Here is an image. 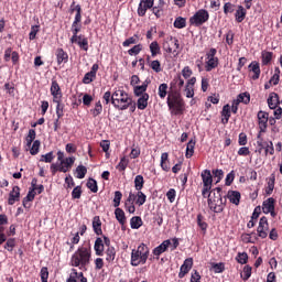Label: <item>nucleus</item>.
<instances>
[{
	"instance_id": "nucleus-1",
	"label": "nucleus",
	"mask_w": 282,
	"mask_h": 282,
	"mask_svg": "<svg viewBox=\"0 0 282 282\" xmlns=\"http://www.w3.org/2000/svg\"><path fill=\"white\" fill-rule=\"evenodd\" d=\"M91 261V247H79L70 258V265L85 270Z\"/></svg>"
},
{
	"instance_id": "nucleus-2",
	"label": "nucleus",
	"mask_w": 282,
	"mask_h": 282,
	"mask_svg": "<svg viewBox=\"0 0 282 282\" xmlns=\"http://www.w3.org/2000/svg\"><path fill=\"white\" fill-rule=\"evenodd\" d=\"M132 97L124 89L116 88L112 93L111 105L118 111H127L131 104Z\"/></svg>"
},
{
	"instance_id": "nucleus-3",
	"label": "nucleus",
	"mask_w": 282,
	"mask_h": 282,
	"mask_svg": "<svg viewBox=\"0 0 282 282\" xmlns=\"http://www.w3.org/2000/svg\"><path fill=\"white\" fill-rule=\"evenodd\" d=\"M166 105L171 116H182V113H184V99L182 98V95L177 93V90L169 93Z\"/></svg>"
},
{
	"instance_id": "nucleus-4",
	"label": "nucleus",
	"mask_w": 282,
	"mask_h": 282,
	"mask_svg": "<svg viewBox=\"0 0 282 282\" xmlns=\"http://www.w3.org/2000/svg\"><path fill=\"white\" fill-rule=\"evenodd\" d=\"M150 249L145 243H141L137 249H132L130 265L138 268V265H144L149 260Z\"/></svg>"
},
{
	"instance_id": "nucleus-5",
	"label": "nucleus",
	"mask_w": 282,
	"mask_h": 282,
	"mask_svg": "<svg viewBox=\"0 0 282 282\" xmlns=\"http://www.w3.org/2000/svg\"><path fill=\"white\" fill-rule=\"evenodd\" d=\"M200 177L203 181L202 196L206 199V197L213 195V173H210V170H204Z\"/></svg>"
},
{
	"instance_id": "nucleus-6",
	"label": "nucleus",
	"mask_w": 282,
	"mask_h": 282,
	"mask_svg": "<svg viewBox=\"0 0 282 282\" xmlns=\"http://www.w3.org/2000/svg\"><path fill=\"white\" fill-rule=\"evenodd\" d=\"M208 19H210V13H208V11L205 9H200L189 18V25L200 28V25H204V23L208 22Z\"/></svg>"
},
{
	"instance_id": "nucleus-7",
	"label": "nucleus",
	"mask_w": 282,
	"mask_h": 282,
	"mask_svg": "<svg viewBox=\"0 0 282 282\" xmlns=\"http://www.w3.org/2000/svg\"><path fill=\"white\" fill-rule=\"evenodd\" d=\"M207 204L213 213H224L226 208V203H224V198L221 195L213 197H208Z\"/></svg>"
},
{
	"instance_id": "nucleus-8",
	"label": "nucleus",
	"mask_w": 282,
	"mask_h": 282,
	"mask_svg": "<svg viewBox=\"0 0 282 282\" xmlns=\"http://www.w3.org/2000/svg\"><path fill=\"white\" fill-rule=\"evenodd\" d=\"M153 6H155V0H140L137 9L138 17H147V11H152Z\"/></svg>"
},
{
	"instance_id": "nucleus-9",
	"label": "nucleus",
	"mask_w": 282,
	"mask_h": 282,
	"mask_svg": "<svg viewBox=\"0 0 282 282\" xmlns=\"http://www.w3.org/2000/svg\"><path fill=\"white\" fill-rule=\"evenodd\" d=\"M275 204L276 199L273 197L265 199L262 203V213H264V215H271V217H276V212H274Z\"/></svg>"
},
{
	"instance_id": "nucleus-10",
	"label": "nucleus",
	"mask_w": 282,
	"mask_h": 282,
	"mask_svg": "<svg viewBox=\"0 0 282 282\" xmlns=\"http://www.w3.org/2000/svg\"><path fill=\"white\" fill-rule=\"evenodd\" d=\"M270 113L260 110L257 115L258 118V127L260 129V133H267L268 132V120H269Z\"/></svg>"
},
{
	"instance_id": "nucleus-11",
	"label": "nucleus",
	"mask_w": 282,
	"mask_h": 282,
	"mask_svg": "<svg viewBox=\"0 0 282 282\" xmlns=\"http://www.w3.org/2000/svg\"><path fill=\"white\" fill-rule=\"evenodd\" d=\"M268 230H270L268 217L263 216L260 218L259 226L257 228L258 237H260V239H265L268 237Z\"/></svg>"
},
{
	"instance_id": "nucleus-12",
	"label": "nucleus",
	"mask_w": 282,
	"mask_h": 282,
	"mask_svg": "<svg viewBox=\"0 0 282 282\" xmlns=\"http://www.w3.org/2000/svg\"><path fill=\"white\" fill-rule=\"evenodd\" d=\"M163 50H165L167 52V54H175L177 52V50H180V40L171 36L170 43L165 42L163 45Z\"/></svg>"
},
{
	"instance_id": "nucleus-13",
	"label": "nucleus",
	"mask_w": 282,
	"mask_h": 282,
	"mask_svg": "<svg viewBox=\"0 0 282 282\" xmlns=\"http://www.w3.org/2000/svg\"><path fill=\"white\" fill-rule=\"evenodd\" d=\"M8 226V215L0 214V246L8 241V236H6V227Z\"/></svg>"
},
{
	"instance_id": "nucleus-14",
	"label": "nucleus",
	"mask_w": 282,
	"mask_h": 282,
	"mask_svg": "<svg viewBox=\"0 0 282 282\" xmlns=\"http://www.w3.org/2000/svg\"><path fill=\"white\" fill-rule=\"evenodd\" d=\"M193 270V258H187L184 260L183 264L180 268L178 279H184Z\"/></svg>"
},
{
	"instance_id": "nucleus-15",
	"label": "nucleus",
	"mask_w": 282,
	"mask_h": 282,
	"mask_svg": "<svg viewBox=\"0 0 282 282\" xmlns=\"http://www.w3.org/2000/svg\"><path fill=\"white\" fill-rule=\"evenodd\" d=\"M98 69H99L98 64H94L91 66L90 72L86 73L83 78L84 85H89V84L94 83V80H96V74H98Z\"/></svg>"
},
{
	"instance_id": "nucleus-16",
	"label": "nucleus",
	"mask_w": 282,
	"mask_h": 282,
	"mask_svg": "<svg viewBox=\"0 0 282 282\" xmlns=\"http://www.w3.org/2000/svg\"><path fill=\"white\" fill-rule=\"evenodd\" d=\"M19 199H21V187L13 186L12 191L9 193V206H14Z\"/></svg>"
},
{
	"instance_id": "nucleus-17",
	"label": "nucleus",
	"mask_w": 282,
	"mask_h": 282,
	"mask_svg": "<svg viewBox=\"0 0 282 282\" xmlns=\"http://www.w3.org/2000/svg\"><path fill=\"white\" fill-rule=\"evenodd\" d=\"M182 87H184V79L182 78V75H177L170 83V89L171 91H177V94H180Z\"/></svg>"
},
{
	"instance_id": "nucleus-18",
	"label": "nucleus",
	"mask_w": 282,
	"mask_h": 282,
	"mask_svg": "<svg viewBox=\"0 0 282 282\" xmlns=\"http://www.w3.org/2000/svg\"><path fill=\"white\" fill-rule=\"evenodd\" d=\"M74 162H76V158L69 156L59 163V173H67L73 166Z\"/></svg>"
},
{
	"instance_id": "nucleus-19",
	"label": "nucleus",
	"mask_w": 282,
	"mask_h": 282,
	"mask_svg": "<svg viewBox=\"0 0 282 282\" xmlns=\"http://www.w3.org/2000/svg\"><path fill=\"white\" fill-rule=\"evenodd\" d=\"M171 246V240H164L161 245H159L156 248L153 249L152 253L156 259H160L161 254H164L166 250H169V247Z\"/></svg>"
},
{
	"instance_id": "nucleus-20",
	"label": "nucleus",
	"mask_w": 282,
	"mask_h": 282,
	"mask_svg": "<svg viewBox=\"0 0 282 282\" xmlns=\"http://www.w3.org/2000/svg\"><path fill=\"white\" fill-rule=\"evenodd\" d=\"M249 72L253 74V76H251L252 80H259V77L261 76V66L259 62L257 61L251 62L249 64Z\"/></svg>"
},
{
	"instance_id": "nucleus-21",
	"label": "nucleus",
	"mask_w": 282,
	"mask_h": 282,
	"mask_svg": "<svg viewBox=\"0 0 282 282\" xmlns=\"http://www.w3.org/2000/svg\"><path fill=\"white\" fill-rule=\"evenodd\" d=\"M74 12H76V14L73 23H80V21H83V8L80 4H76V2L70 4V14H74Z\"/></svg>"
},
{
	"instance_id": "nucleus-22",
	"label": "nucleus",
	"mask_w": 282,
	"mask_h": 282,
	"mask_svg": "<svg viewBox=\"0 0 282 282\" xmlns=\"http://www.w3.org/2000/svg\"><path fill=\"white\" fill-rule=\"evenodd\" d=\"M55 56H56V61H57V65H62L65 63L69 62V54H67V52H65V50L63 48H57L55 51Z\"/></svg>"
},
{
	"instance_id": "nucleus-23",
	"label": "nucleus",
	"mask_w": 282,
	"mask_h": 282,
	"mask_svg": "<svg viewBox=\"0 0 282 282\" xmlns=\"http://www.w3.org/2000/svg\"><path fill=\"white\" fill-rule=\"evenodd\" d=\"M51 96H53V100H58V99L63 98V91H61V86L58 85V82H56V80H52Z\"/></svg>"
},
{
	"instance_id": "nucleus-24",
	"label": "nucleus",
	"mask_w": 282,
	"mask_h": 282,
	"mask_svg": "<svg viewBox=\"0 0 282 282\" xmlns=\"http://www.w3.org/2000/svg\"><path fill=\"white\" fill-rule=\"evenodd\" d=\"M70 43H76L78 45V47H80L84 52H88L89 51V40L87 39V36L80 34L76 37L75 42H70Z\"/></svg>"
},
{
	"instance_id": "nucleus-25",
	"label": "nucleus",
	"mask_w": 282,
	"mask_h": 282,
	"mask_svg": "<svg viewBox=\"0 0 282 282\" xmlns=\"http://www.w3.org/2000/svg\"><path fill=\"white\" fill-rule=\"evenodd\" d=\"M226 197L229 199L230 204H235V206H239L241 203V193L238 191H229Z\"/></svg>"
},
{
	"instance_id": "nucleus-26",
	"label": "nucleus",
	"mask_w": 282,
	"mask_h": 282,
	"mask_svg": "<svg viewBox=\"0 0 282 282\" xmlns=\"http://www.w3.org/2000/svg\"><path fill=\"white\" fill-rule=\"evenodd\" d=\"M166 6V2L164 0H159L158 6H152V14L156 17V19L162 18V13L164 12V7Z\"/></svg>"
},
{
	"instance_id": "nucleus-27",
	"label": "nucleus",
	"mask_w": 282,
	"mask_h": 282,
	"mask_svg": "<svg viewBox=\"0 0 282 282\" xmlns=\"http://www.w3.org/2000/svg\"><path fill=\"white\" fill-rule=\"evenodd\" d=\"M267 102H268L269 109H276V107L281 105V101L279 100V94L271 93L269 95Z\"/></svg>"
},
{
	"instance_id": "nucleus-28",
	"label": "nucleus",
	"mask_w": 282,
	"mask_h": 282,
	"mask_svg": "<svg viewBox=\"0 0 282 282\" xmlns=\"http://www.w3.org/2000/svg\"><path fill=\"white\" fill-rule=\"evenodd\" d=\"M93 230L98 237L102 236V221L100 220V216L93 218Z\"/></svg>"
},
{
	"instance_id": "nucleus-29",
	"label": "nucleus",
	"mask_w": 282,
	"mask_h": 282,
	"mask_svg": "<svg viewBox=\"0 0 282 282\" xmlns=\"http://www.w3.org/2000/svg\"><path fill=\"white\" fill-rule=\"evenodd\" d=\"M248 14V11L243 6H238L236 13H235V19L237 23H243L246 20V15Z\"/></svg>"
},
{
	"instance_id": "nucleus-30",
	"label": "nucleus",
	"mask_w": 282,
	"mask_h": 282,
	"mask_svg": "<svg viewBox=\"0 0 282 282\" xmlns=\"http://www.w3.org/2000/svg\"><path fill=\"white\" fill-rule=\"evenodd\" d=\"M149 80H145L141 86L133 87V94L137 96V98H140V96H144V94H147V89H149Z\"/></svg>"
},
{
	"instance_id": "nucleus-31",
	"label": "nucleus",
	"mask_w": 282,
	"mask_h": 282,
	"mask_svg": "<svg viewBox=\"0 0 282 282\" xmlns=\"http://www.w3.org/2000/svg\"><path fill=\"white\" fill-rule=\"evenodd\" d=\"M94 250L97 257H102L105 253V242L102 241V238H96Z\"/></svg>"
},
{
	"instance_id": "nucleus-32",
	"label": "nucleus",
	"mask_w": 282,
	"mask_h": 282,
	"mask_svg": "<svg viewBox=\"0 0 282 282\" xmlns=\"http://www.w3.org/2000/svg\"><path fill=\"white\" fill-rule=\"evenodd\" d=\"M137 107L141 111H144V109H147V107H149V94L139 96V99L137 100Z\"/></svg>"
},
{
	"instance_id": "nucleus-33",
	"label": "nucleus",
	"mask_w": 282,
	"mask_h": 282,
	"mask_svg": "<svg viewBox=\"0 0 282 282\" xmlns=\"http://www.w3.org/2000/svg\"><path fill=\"white\" fill-rule=\"evenodd\" d=\"M53 102L56 105V116L57 118H63L65 116V104H63V98L53 99Z\"/></svg>"
},
{
	"instance_id": "nucleus-34",
	"label": "nucleus",
	"mask_w": 282,
	"mask_h": 282,
	"mask_svg": "<svg viewBox=\"0 0 282 282\" xmlns=\"http://www.w3.org/2000/svg\"><path fill=\"white\" fill-rule=\"evenodd\" d=\"M230 113H231L230 105L227 104L223 107V110L220 112L223 124H228V121L230 120Z\"/></svg>"
},
{
	"instance_id": "nucleus-35",
	"label": "nucleus",
	"mask_w": 282,
	"mask_h": 282,
	"mask_svg": "<svg viewBox=\"0 0 282 282\" xmlns=\"http://www.w3.org/2000/svg\"><path fill=\"white\" fill-rule=\"evenodd\" d=\"M219 67V57L207 59L205 63V72H213Z\"/></svg>"
},
{
	"instance_id": "nucleus-36",
	"label": "nucleus",
	"mask_w": 282,
	"mask_h": 282,
	"mask_svg": "<svg viewBox=\"0 0 282 282\" xmlns=\"http://www.w3.org/2000/svg\"><path fill=\"white\" fill-rule=\"evenodd\" d=\"M115 216L120 226H124V224H127V216L124 215V210H122V208L117 207L115 209Z\"/></svg>"
},
{
	"instance_id": "nucleus-37",
	"label": "nucleus",
	"mask_w": 282,
	"mask_h": 282,
	"mask_svg": "<svg viewBox=\"0 0 282 282\" xmlns=\"http://www.w3.org/2000/svg\"><path fill=\"white\" fill-rule=\"evenodd\" d=\"M83 25L79 22H73L70 26V32H73V36L70 37V42H76V39H78V32H80Z\"/></svg>"
},
{
	"instance_id": "nucleus-38",
	"label": "nucleus",
	"mask_w": 282,
	"mask_h": 282,
	"mask_svg": "<svg viewBox=\"0 0 282 282\" xmlns=\"http://www.w3.org/2000/svg\"><path fill=\"white\" fill-rule=\"evenodd\" d=\"M150 52H151L152 58H155V56H158L159 54H162V50L160 48V44L158 43V41H153L150 44Z\"/></svg>"
},
{
	"instance_id": "nucleus-39",
	"label": "nucleus",
	"mask_w": 282,
	"mask_h": 282,
	"mask_svg": "<svg viewBox=\"0 0 282 282\" xmlns=\"http://www.w3.org/2000/svg\"><path fill=\"white\" fill-rule=\"evenodd\" d=\"M106 261L108 263H113L116 261V248L115 247H108L106 250Z\"/></svg>"
},
{
	"instance_id": "nucleus-40",
	"label": "nucleus",
	"mask_w": 282,
	"mask_h": 282,
	"mask_svg": "<svg viewBox=\"0 0 282 282\" xmlns=\"http://www.w3.org/2000/svg\"><path fill=\"white\" fill-rule=\"evenodd\" d=\"M195 140H189L186 147V153H185V158H187V160H191V156L194 155L195 153Z\"/></svg>"
},
{
	"instance_id": "nucleus-41",
	"label": "nucleus",
	"mask_w": 282,
	"mask_h": 282,
	"mask_svg": "<svg viewBox=\"0 0 282 282\" xmlns=\"http://www.w3.org/2000/svg\"><path fill=\"white\" fill-rule=\"evenodd\" d=\"M130 226L132 230H138L139 228H142V218L140 216H133L130 219Z\"/></svg>"
},
{
	"instance_id": "nucleus-42",
	"label": "nucleus",
	"mask_w": 282,
	"mask_h": 282,
	"mask_svg": "<svg viewBox=\"0 0 282 282\" xmlns=\"http://www.w3.org/2000/svg\"><path fill=\"white\" fill-rule=\"evenodd\" d=\"M274 182H276V176H274V174H271L268 181V186L265 188L267 195H272V193L274 192Z\"/></svg>"
},
{
	"instance_id": "nucleus-43",
	"label": "nucleus",
	"mask_w": 282,
	"mask_h": 282,
	"mask_svg": "<svg viewBox=\"0 0 282 282\" xmlns=\"http://www.w3.org/2000/svg\"><path fill=\"white\" fill-rule=\"evenodd\" d=\"M159 98H161V100H164V98H166V96H169V84H161L159 86Z\"/></svg>"
},
{
	"instance_id": "nucleus-44",
	"label": "nucleus",
	"mask_w": 282,
	"mask_h": 282,
	"mask_svg": "<svg viewBox=\"0 0 282 282\" xmlns=\"http://www.w3.org/2000/svg\"><path fill=\"white\" fill-rule=\"evenodd\" d=\"M166 162H169V154L164 152L161 154V169L169 173V171H171V166H169Z\"/></svg>"
},
{
	"instance_id": "nucleus-45",
	"label": "nucleus",
	"mask_w": 282,
	"mask_h": 282,
	"mask_svg": "<svg viewBox=\"0 0 282 282\" xmlns=\"http://www.w3.org/2000/svg\"><path fill=\"white\" fill-rule=\"evenodd\" d=\"M140 36L138 34H134L133 36L127 39L122 42L123 47H130V45H137L139 43Z\"/></svg>"
},
{
	"instance_id": "nucleus-46",
	"label": "nucleus",
	"mask_w": 282,
	"mask_h": 282,
	"mask_svg": "<svg viewBox=\"0 0 282 282\" xmlns=\"http://www.w3.org/2000/svg\"><path fill=\"white\" fill-rule=\"evenodd\" d=\"M129 166V159H127V156H122L120 159V162L118 163V165L116 166L117 171H119L120 173H122L123 171H127V167Z\"/></svg>"
},
{
	"instance_id": "nucleus-47",
	"label": "nucleus",
	"mask_w": 282,
	"mask_h": 282,
	"mask_svg": "<svg viewBox=\"0 0 282 282\" xmlns=\"http://www.w3.org/2000/svg\"><path fill=\"white\" fill-rule=\"evenodd\" d=\"M134 188L135 191H142L144 188V176L139 174L134 177Z\"/></svg>"
},
{
	"instance_id": "nucleus-48",
	"label": "nucleus",
	"mask_w": 282,
	"mask_h": 282,
	"mask_svg": "<svg viewBox=\"0 0 282 282\" xmlns=\"http://www.w3.org/2000/svg\"><path fill=\"white\" fill-rule=\"evenodd\" d=\"M173 25L176 28V30H184V28H186V18L177 17L174 20Z\"/></svg>"
},
{
	"instance_id": "nucleus-49",
	"label": "nucleus",
	"mask_w": 282,
	"mask_h": 282,
	"mask_svg": "<svg viewBox=\"0 0 282 282\" xmlns=\"http://www.w3.org/2000/svg\"><path fill=\"white\" fill-rule=\"evenodd\" d=\"M272 56H274V53L263 51L261 54L262 65H270V63L272 62Z\"/></svg>"
},
{
	"instance_id": "nucleus-50",
	"label": "nucleus",
	"mask_w": 282,
	"mask_h": 282,
	"mask_svg": "<svg viewBox=\"0 0 282 282\" xmlns=\"http://www.w3.org/2000/svg\"><path fill=\"white\" fill-rule=\"evenodd\" d=\"M137 206H144L147 204V194H143L142 191L137 192Z\"/></svg>"
},
{
	"instance_id": "nucleus-51",
	"label": "nucleus",
	"mask_w": 282,
	"mask_h": 282,
	"mask_svg": "<svg viewBox=\"0 0 282 282\" xmlns=\"http://www.w3.org/2000/svg\"><path fill=\"white\" fill-rule=\"evenodd\" d=\"M76 174L77 180H85V175H87V167L85 165H78L76 167Z\"/></svg>"
},
{
	"instance_id": "nucleus-52",
	"label": "nucleus",
	"mask_w": 282,
	"mask_h": 282,
	"mask_svg": "<svg viewBox=\"0 0 282 282\" xmlns=\"http://www.w3.org/2000/svg\"><path fill=\"white\" fill-rule=\"evenodd\" d=\"M250 276H252V267L247 264L243 267L241 279H242V281H248V279H250Z\"/></svg>"
},
{
	"instance_id": "nucleus-53",
	"label": "nucleus",
	"mask_w": 282,
	"mask_h": 282,
	"mask_svg": "<svg viewBox=\"0 0 282 282\" xmlns=\"http://www.w3.org/2000/svg\"><path fill=\"white\" fill-rule=\"evenodd\" d=\"M240 105L241 102L243 105H249L250 104V95L248 93H242V94H239L237 99H236Z\"/></svg>"
},
{
	"instance_id": "nucleus-54",
	"label": "nucleus",
	"mask_w": 282,
	"mask_h": 282,
	"mask_svg": "<svg viewBox=\"0 0 282 282\" xmlns=\"http://www.w3.org/2000/svg\"><path fill=\"white\" fill-rule=\"evenodd\" d=\"M34 140H36V130L30 129L26 137V147H32V142H35Z\"/></svg>"
},
{
	"instance_id": "nucleus-55",
	"label": "nucleus",
	"mask_w": 282,
	"mask_h": 282,
	"mask_svg": "<svg viewBox=\"0 0 282 282\" xmlns=\"http://www.w3.org/2000/svg\"><path fill=\"white\" fill-rule=\"evenodd\" d=\"M94 118H98L102 113V104L97 101L95 108L90 110Z\"/></svg>"
},
{
	"instance_id": "nucleus-56",
	"label": "nucleus",
	"mask_w": 282,
	"mask_h": 282,
	"mask_svg": "<svg viewBox=\"0 0 282 282\" xmlns=\"http://www.w3.org/2000/svg\"><path fill=\"white\" fill-rule=\"evenodd\" d=\"M54 152H48L46 154H42L40 162H45L46 164H52L54 162Z\"/></svg>"
},
{
	"instance_id": "nucleus-57",
	"label": "nucleus",
	"mask_w": 282,
	"mask_h": 282,
	"mask_svg": "<svg viewBox=\"0 0 282 282\" xmlns=\"http://www.w3.org/2000/svg\"><path fill=\"white\" fill-rule=\"evenodd\" d=\"M86 186L91 191V193H98V182H96V180L89 178Z\"/></svg>"
},
{
	"instance_id": "nucleus-58",
	"label": "nucleus",
	"mask_w": 282,
	"mask_h": 282,
	"mask_svg": "<svg viewBox=\"0 0 282 282\" xmlns=\"http://www.w3.org/2000/svg\"><path fill=\"white\" fill-rule=\"evenodd\" d=\"M74 186H76V182H74V177H72V175H68L65 177V185L64 187L66 188V191H72V188H74Z\"/></svg>"
},
{
	"instance_id": "nucleus-59",
	"label": "nucleus",
	"mask_w": 282,
	"mask_h": 282,
	"mask_svg": "<svg viewBox=\"0 0 282 282\" xmlns=\"http://www.w3.org/2000/svg\"><path fill=\"white\" fill-rule=\"evenodd\" d=\"M236 261L241 265H246L248 263V253L247 252H239L236 257Z\"/></svg>"
},
{
	"instance_id": "nucleus-60",
	"label": "nucleus",
	"mask_w": 282,
	"mask_h": 282,
	"mask_svg": "<svg viewBox=\"0 0 282 282\" xmlns=\"http://www.w3.org/2000/svg\"><path fill=\"white\" fill-rule=\"evenodd\" d=\"M149 67H151L155 74H160V72H162V64L158 59L150 62Z\"/></svg>"
},
{
	"instance_id": "nucleus-61",
	"label": "nucleus",
	"mask_w": 282,
	"mask_h": 282,
	"mask_svg": "<svg viewBox=\"0 0 282 282\" xmlns=\"http://www.w3.org/2000/svg\"><path fill=\"white\" fill-rule=\"evenodd\" d=\"M82 195H83V187L80 185H77L76 187H74L72 192V199H80Z\"/></svg>"
},
{
	"instance_id": "nucleus-62",
	"label": "nucleus",
	"mask_w": 282,
	"mask_h": 282,
	"mask_svg": "<svg viewBox=\"0 0 282 282\" xmlns=\"http://www.w3.org/2000/svg\"><path fill=\"white\" fill-rule=\"evenodd\" d=\"M142 44H137L128 51L129 56H138L142 52Z\"/></svg>"
},
{
	"instance_id": "nucleus-63",
	"label": "nucleus",
	"mask_w": 282,
	"mask_h": 282,
	"mask_svg": "<svg viewBox=\"0 0 282 282\" xmlns=\"http://www.w3.org/2000/svg\"><path fill=\"white\" fill-rule=\"evenodd\" d=\"M214 180H216V184H219L221 180H224V170H213Z\"/></svg>"
},
{
	"instance_id": "nucleus-64",
	"label": "nucleus",
	"mask_w": 282,
	"mask_h": 282,
	"mask_svg": "<svg viewBox=\"0 0 282 282\" xmlns=\"http://www.w3.org/2000/svg\"><path fill=\"white\" fill-rule=\"evenodd\" d=\"M4 90L11 96V98H14V83H6Z\"/></svg>"
}]
</instances>
